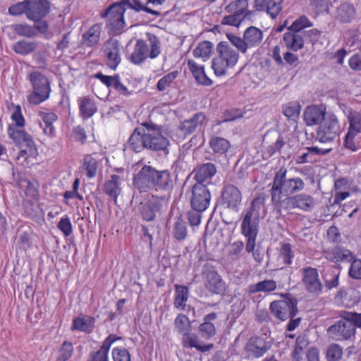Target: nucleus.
Instances as JSON below:
<instances>
[{
	"label": "nucleus",
	"mask_w": 361,
	"mask_h": 361,
	"mask_svg": "<svg viewBox=\"0 0 361 361\" xmlns=\"http://www.w3.org/2000/svg\"><path fill=\"white\" fill-rule=\"evenodd\" d=\"M213 51V44L209 41L200 42L194 49L192 54L194 57L201 59L203 61H207Z\"/></svg>",
	"instance_id": "47"
},
{
	"label": "nucleus",
	"mask_w": 361,
	"mask_h": 361,
	"mask_svg": "<svg viewBox=\"0 0 361 361\" xmlns=\"http://www.w3.org/2000/svg\"><path fill=\"white\" fill-rule=\"evenodd\" d=\"M165 200L164 197L152 195L140 207L142 219L146 221H153L156 217V214L161 210Z\"/></svg>",
	"instance_id": "24"
},
{
	"label": "nucleus",
	"mask_w": 361,
	"mask_h": 361,
	"mask_svg": "<svg viewBox=\"0 0 361 361\" xmlns=\"http://www.w3.org/2000/svg\"><path fill=\"white\" fill-rule=\"evenodd\" d=\"M160 44L158 39L154 38L151 41L150 49L143 39H138L130 55V61L134 64H140L148 57L155 59L160 54Z\"/></svg>",
	"instance_id": "9"
},
{
	"label": "nucleus",
	"mask_w": 361,
	"mask_h": 361,
	"mask_svg": "<svg viewBox=\"0 0 361 361\" xmlns=\"http://www.w3.org/2000/svg\"><path fill=\"white\" fill-rule=\"evenodd\" d=\"M187 66L198 85L205 87H209L213 85V80L207 75L203 65L198 64L193 59H188Z\"/></svg>",
	"instance_id": "27"
},
{
	"label": "nucleus",
	"mask_w": 361,
	"mask_h": 361,
	"mask_svg": "<svg viewBox=\"0 0 361 361\" xmlns=\"http://www.w3.org/2000/svg\"><path fill=\"white\" fill-rule=\"evenodd\" d=\"M50 11L51 2L49 0H31L24 4V13L33 21L45 18Z\"/></svg>",
	"instance_id": "17"
},
{
	"label": "nucleus",
	"mask_w": 361,
	"mask_h": 361,
	"mask_svg": "<svg viewBox=\"0 0 361 361\" xmlns=\"http://www.w3.org/2000/svg\"><path fill=\"white\" fill-rule=\"evenodd\" d=\"M173 305L180 310H184L188 300L189 289L186 286L176 284Z\"/></svg>",
	"instance_id": "42"
},
{
	"label": "nucleus",
	"mask_w": 361,
	"mask_h": 361,
	"mask_svg": "<svg viewBox=\"0 0 361 361\" xmlns=\"http://www.w3.org/2000/svg\"><path fill=\"white\" fill-rule=\"evenodd\" d=\"M275 137L276 139L273 143L269 144L264 150V153L268 154L269 157H271L276 152H279L286 144L283 137L280 133H276Z\"/></svg>",
	"instance_id": "59"
},
{
	"label": "nucleus",
	"mask_w": 361,
	"mask_h": 361,
	"mask_svg": "<svg viewBox=\"0 0 361 361\" xmlns=\"http://www.w3.org/2000/svg\"><path fill=\"white\" fill-rule=\"evenodd\" d=\"M343 356V348L338 343H331L326 348L325 358L326 361H341Z\"/></svg>",
	"instance_id": "53"
},
{
	"label": "nucleus",
	"mask_w": 361,
	"mask_h": 361,
	"mask_svg": "<svg viewBox=\"0 0 361 361\" xmlns=\"http://www.w3.org/2000/svg\"><path fill=\"white\" fill-rule=\"evenodd\" d=\"M95 324V319L88 315H80L73 318L71 326V331H79L86 334L92 332Z\"/></svg>",
	"instance_id": "35"
},
{
	"label": "nucleus",
	"mask_w": 361,
	"mask_h": 361,
	"mask_svg": "<svg viewBox=\"0 0 361 361\" xmlns=\"http://www.w3.org/2000/svg\"><path fill=\"white\" fill-rule=\"evenodd\" d=\"M221 197L222 204L226 208L235 212L238 210V206L242 201V195L235 185L233 184L224 185Z\"/></svg>",
	"instance_id": "22"
},
{
	"label": "nucleus",
	"mask_w": 361,
	"mask_h": 361,
	"mask_svg": "<svg viewBox=\"0 0 361 361\" xmlns=\"http://www.w3.org/2000/svg\"><path fill=\"white\" fill-rule=\"evenodd\" d=\"M325 112L316 106H310L304 112V119L307 126L321 123L326 118Z\"/></svg>",
	"instance_id": "41"
},
{
	"label": "nucleus",
	"mask_w": 361,
	"mask_h": 361,
	"mask_svg": "<svg viewBox=\"0 0 361 361\" xmlns=\"http://www.w3.org/2000/svg\"><path fill=\"white\" fill-rule=\"evenodd\" d=\"M282 300H274L269 305L270 312L276 319L284 322L295 317L298 313V300L290 293L281 294Z\"/></svg>",
	"instance_id": "6"
},
{
	"label": "nucleus",
	"mask_w": 361,
	"mask_h": 361,
	"mask_svg": "<svg viewBox=\"0 0 361 361\" xmlns=\"http://www.w3.org/2000/svg\"><path fill=\"white\" fill-rule=\"evenodd\" d=\"M30 80L32 85L33 92L27 97L28 102L36 105L46 101L51 92L47 78L39 72H33L30 75Z\"/></svg>",
	"instance_id": "7"
},
{
	"label": "nucleus",
	"mask_w": 361,
	"mask_h": 361,
	"mask_svg": "<svg viewBox=\"0 0 361 361\" xmlns=\"http://www.w3.org/2000/svg\"><path fill=\"white\" fill-rule=\"evenodd\" d=\"M349 127V136L352 133L361 134V113L353 111L350 112L348 116Z\"/></svg>",
	"instance_id": "56"
},
{
	"label": "nucleus",
	"mask_w": 361,
	"mask_h": 361,
	"mask_svg": "<svg viewBox=\"0 0 361 361\" xmlns=\"http://www.w3.org/2000/svg\"><path fill=\"white\" fill-rule=\"evenodd\" d=\"M145 134V127L136 128L128 139L129 149L135 152H140L147 149Z\"/></svg>",
	"instance_id": "32"
},
{
	"label": "nucleus",
	"mask_w": 361,
	"mask_h": 361,
	"mask_svg": "<svg viewBox=\"0 0 361 361\" xmlns=\"http://www.w3.org/2000/svg\"><path fill=\"white\" fill-rule=\"evenodd\" d=\"M216 168L214 164L208 162L202 164L195 171V183H199L200 185H207L211 183L212 177L216 174Z\"/></svg>",
	"instance_id": "31"
},
{
	"label": "nucleus",
	"mask_w": 361,
	"mask_h": 361,
	"mask_svg": "<svg viewBox=\"0 0 361 361\" xmlns=\"http://www.w3.org/2000/svg\"><path fill=\"white\" fill-rule=\"evenodd\" d=\"M359 134L352 133L349 136V131L345 135L343 145L346 149L352 152H356L361 148V137L358 136Z\"/></svg>",
	"instance_id": "61"
},
{
	"label": "nucleus",
	"mask_w": 361,
	"mask_h": 361,
	"mask_svg": "<svg viewBox=\"0 0 361 361\" xmlns=\"http://www.w3.org/2000/svg\"><path fill=\"white\" fill-rule=\"evenodd\" d=\"M79 114L82 120H87L97 111L94 100L90 96H84L78 99Z\"/></svg>",
	"instance_id": "34"
},
{
	"label": "nucleus",
	"mask_w": 361,
	"mask_h": 361,
	"mask_svg": "<svg viewBox=\"0 0 361 361\" xmlns=\"http://www.w3.org/2000/svg\"><path fill=\"white\" fill-rule=\"evenodd\" d=\"M102 30V25L96 23L92 25L82 35L83 44L89 47H92L97 44L100 40V35Z\"/></svg>",
	"instance_id": "40"
},
{
	"label": "nucleus",
	"mask_w": 361,
	"mask_h": 361,
	"mask_svg": "<svg viewBox=\"0 0 361 361\" xmlns=\"http://www.w3.org/2000/svg\"><path fill=\"white\" fill-rule=\"evenodd\" d=\"M284 0H254L257 11H266L272 18H276L282 11Z\"/></svg>",
	"instance_id": "28"
},
{
	"label": "nucleus",
	"mask_w": 361,
	"mask_h": 361,
	"mask_svg": "<svg viewBox=\"0 0 361 361\" xmlns=\"http://www.w3.org/2000/svg\"><path fill=\"white\" fill-rule=\"evenodd\" d=\"M127 8L121 1L116 2L102 12L101 17L107 18V25L109 29L116 33L125 27L124 13Z\"/></svg>",
	"instance_id": "8"
},
{
	"label": "nucleus",
	"mask_w": 361,
	"mask_h": 361,
	"mask_svg": "<svg viewBox=\"0 0 361 361\" xmlns=\"http://www.w3.org/2000/svg\"><path fill=\"white\" fill-rule=\"evenodd\" d=\"M74 350L71 342L65 341L58 350L56 361H68L73 355Z\"/></svg>",
	"instance_id": "57"
},
{
	"label": "nucleus",
	"mask_w": 361,
	"mask_h": 361,
	"mask_svg": "<svg viewBox=\"0 0 361 361\" xmlns=\"http://www.w3.org/2000/svg\"><path fill=\"white\" fill-rule=\"evenodd\" d=\"M92 78L99 80L100 82L107 88H113L122 96L129 97L133 93V90H129L128 88L121 82L118 74L106 75L99 71L93 75Z\"/></svg>",
	"instance_id": "21"
},
{
	"label": "nucleus",
	"mask_w": 361,
	"mask_h": 361,
	"mask_svg": "<svg viewBox=\"0 0 361 361\" xmlns=\"http://www.w3.org/2000/svg\"><path fill=\"white\" fill-rule=\"evenodd\" d=\"M301 281L305 290L315 296L323 293L322 284L317 268L310 266L304 267L300 269Z\"/></svg>",
	"instance_id": "12"
},
{
	"label": "nucleus",
	"mask_w": 361,
	"mask_h": 361,
	"mask_svg": "<svg viewBox=\"0 0 361 361\" xmlns=\"http://www.w3.org/2000/svg\"><path fill=\"white\" fill-rule=\"evenodd\" d=\"M38 155V149L32 138L24 132V161L28 166L37 162Z\"/></svg>",
	"instance_id": "36"
},
{
	"label": "nucleus",
	"mask_w": 361,
	"mask_h": 361,
	"mask_svg": "<svg viewBox=\"0 0 361 361\" xmlns=\"http://www.w3.org/2000/svg\"><path fill=\"white\" fill-rule=\"evenodd\" d=\"M173 187V180L171 173L167 170L158 171L156 169L154 188L156 191L169 192Z\"/></svg>",
	"instance_id": "29"
},
{
	"label": "nucleus",
	"mask_w": 361,
	"mask_h": 361,
	"mask_svg": "<svg viewBox=\"0 0 361 361\" xmlns=\"http://www.w3.org/2000/svg\"><path fill=\"white\" fill-rule=\"evenodd\" d=\"M211 197L207 185L195 183L190 188V204L192 209L205 211L210 204Z\"/></svg>",
	"instance_id": "14"
},
{
	"label": "nucleus",
	"mask_w": 361,
	"mask_h": 361,
	"mask_svg": "<svg viewBox=\"0 0 361 361\" xmlns=\"http://www.w3.org/2000/svg\"><path fill=\"white\" fill-rule=\"evenodd\" d=\"M120 339L121 337L116 334H109L103 341L99 350L90 353L87 361H109V353L111 346Z\"/></svg>",
	"instance_id": "25"
},
{
	"label": "nucleus",
	"mask_w": 361,
	"mask_h": 361,
	"mask_svg": "<svg viewBox=\"0 0 361 361\" xmlns=\"http://www.w3.org/2000/svg\"><path fill=\"white\" fill-rule=\"evenodd\" d=\"M182 345L184 348H194L201 353L209 351L214 347L213 343L200 344L197 334L191 333L190 331L183 334Z\"/></svg>",
	"instance_id": "33"
},
{
	"label": "nucleus",
	"mask_w": 361,
	"mask_h": 361,
	"mask_svg": "<svg viewBox=\"0 0 361 361\" xmlns=\"http://www.w3.org/2000/svg\"><path fill=\"white\" fill-rule=\"evenodd\" d=\"M271 348L267 338L262 336H254L249 338L245 345L246 353L256 358L262 357Z\"/></svg>",
	"instance_id": "23"
},
{
	"label": "nucleus",
	"mask_w": 361,
	"mask_h": 361,
	"mask_svg": "<svg viewBox=\"0 0 361 361\" xmlns=\"http://www.w3.org/2000/svg\"><path fill=\"white\" fill-rule=\"evenodd\" d=\"M341 127L334 114H327L317 131V140L322 143L333 141L340 133Z\"/></svg>",
	"instance_id": "10"
},
{
	"label": "nucleus",
	"mask_w": 361,
	"mask_h": 361,
	"mask_svg": "<svg viewBox=\"0 0 361 361\" xmlns=\"http://www.w3.org/2000/svg\"><path fill=\"white\" fill-rule=\"evenodd\" d=\"M356 10L354 6L349 3H342L336 8L335 19L341 23H349L355 17Z\"/></svg>",
	"instance_id": "38"
},
{
	"label": "nucleus",
	"mask_w": 361,
	"mask_h": 361,
	"mask_svg": "<svg viewBox=\"0 0 361 361\" xmlns=\"http://www.w3.org/2000/svg\"><path fill=\"white\" fill-rule=\"evenodd\" d=\"M121 4H123L126 8L134 9L136 11H144L147 13L153 15H159L160 13L154 10L151 9L149 7L145 6L142 4L140 0H121Z\"/></svg>",
	"instance_id": "58"
},
{
	"label": "nucleus",
	"mask_w": 361,
	"mask_h": 361,
	"mask_svg": "<svg viewBox=\"0 0 361 361\" xmlns=\"http://www.w3.org/2000/svg\"><path fill=\"white\" fill-rule=\"evenodd\" d=\"M287 169L281 167L275 173L270 195L273 207L281 211L283 205V199L292 197L295 193L302 191L305 186V182L300 177L287 178Z\"/></svg>",
	"instance_id": "1"
},
{
	"label": "nucleus",
	"mask_w": 361,
	"mask_h": 361,
	"mask_svg": "<svg viewBox=\"0 0 361 361\" xmlns=\"http://www.w3.org/2000/svg\"><path fill=\"white\" fill-rule=\"evenodd\" d=\"M174 327L182 335L187 331H190L191 325L189 318L184 314H178L174 320Z\"/></svg>",
	"instance_id": "60"
},
{
	"label": "nucleus",
	"mask_w": 361,
	"mask_h": 361,
	"mask_svg": "<svg viewBox=\"0 0 361 361\" xmlns=\"http://www.w3.org/2000/svg\"><path fill=\"white\" fill-rule=\"evenodd\" d=\"M114 361H131L129 351L123 347H116L111 351Z\"/></svg>",
	"instance_id": "64"
},
{
	"label": "nucleus",
	"mask_w": 361,
	"mask_h": 361,
	"mask_svg": "<svg viewBox=\"0 0 361 361\" xmlns=\"http://www.w3.org/2000/svg\"><path fill=\"white\" fill-rule=\"evenodd\" d=\"M187 236V223L181 217H179L176 221L173 227V237L178 241H183L186 239Z\"/></svg>",
	"instance_id": "52"
},
{
	"label": "nucleus",
	"mask_w": 361,
	"mask_h": 361,
	"mask_svg": "<svg viewBox=\"0 0 361 361\" xmlns=\"http://www.w3.org/2000/svg\"><path fill=\"white\" fill-rule=\"evenodd\" d=\"M340 317V320L327 329V335L336 341H347L361 327V314L343 311Z\"/></svg>",
	"instance_id": "3"
},
{
	"label": "nucleus",
	"mask_w": 361,
	"mask_h": 361,
	"mask_svg": "<svg viewBox=\"0 0 361 361\" xmlns=\"http://www.w3.org/2000/svg\"><path fill=\"white\" fill-rule=\"evenodd\" d=\"M249 48L259 46L263 38V33L259 28L250 26L247 28L243 34Z\"/></svg>",
	"instance_id": "45"
},
{
	"label": "nucleus",
	"mask_w": 361,
	"mask_h": 361,
	"mask_svg": "<svg viewBox=\"0 0 361 361\" xmlns=\"http://www.w3.org/2000/svg\"><path fill=\"white\" fill-rule=\"evenodd\" d=\"M209 147L214 153L223 154L227 152L231 145L226 138L214 136L209 140Z\"/></svg>",
	"instance_id": "51"
},
{
	"label": "nucleus",
	"mask_w": 361,
	"mask_h": 361,
	"mask_svg": "<svg viewBox=\"0 0 361 361\" xmlns=\"http://www.w3.org/2000/svg\"><path fill=\"white\" fill-rule=\"evenodd\" d=\"M313 25L312 22L305 15L300 16L296 20H295L288 30L299 32L300 31L310 27Z\"/></svg>",
	"instance_id": "62"
},
{
	"label": "nucleus",
	"mask_w": 361,
	"mask_h": 361,
	"mask_svg": "<svg viewBox=\"0 0 361 361\" xmlns=\"http://www.w3.org/2000/svg\"><path fill=\"white\" fill-rule=\"evenodd\" d=\"M225 16L221 23L224 25L239 27L246 20H250L252 11L249 9L248 0H234L225 6Z\"/></svg>",
	"instance_id": "5"
},
{
	"label": "nucleus",
	"mask_w": 361,
	"mask_h": 361,
	"mask_svg": "<svg viewBox=\"0 0 361 361\" xmlns=\"http://www.w3.org/2000/svg\"><path fill=\"white\" fill-rule=\"evenodd\" d=\"M283 41L287 49L298 51L304 47L303 37L295 32H287L283 34Z\"/></svg>",
	"instance_id": "37"
},
{
	"label": "nucleus",
	"mask_w": 361,
	"mask_h": 361,
	"mask_svg": "<svg viewBox=\"0 0 361 361\" xmlns=\"http://www.w3.org/2000/svg\"><path fill=\"white\" fill-rule=\"evenodd\" d=\"M96 153L92 154H86L84 157L83 168L86 171V176L88 178L95 177L97 173L99 161L95 157Z\"/></svg>",
	"instance_id": "49"
},
{
	"label": "nucleus",
	"mask_w": 361,
	"mask_h": 361,
	"mask_svg": "<svg viewBox=\"0 0 361 361\" xmlns=\"http://www.w3.org/2000/svg\"><path fill=\"white\" fill-rule=\"evenodd\" d=\"M103 53L106 59V66L116 71L121 61V44L116 39L110 38L105 42Z\"/></svg>",
	"instance_id": "20"
},
{
	"label": "nucleus",
	"mask_w": 361,
	"mask_h": 361,
	"mask_svg": "<svg viewBox=\"0 0 361 361\" xmlns=\"http://www.w3.org/2000/svg\"><path fill=\"white\" fill-rule=\"evenodd\" d=\"M324 256L326 259L334 263L350 262L353 259V252L341 246H336L324 250Z\"/></svg>",
	"instance_id": "26"
},
{
	"label": "nucleus",
	"mask_w": 361,
	"mask_h": 361,
	"mask_svg": "<svg viewBox=\"0 0 361 361\" xmlns=\"http://www.w3.org/2000/svg\"><path fill=\"white\" fill-rule=\"evenodd\" d=\"M39 116L45 124V128L43 129L44 135L50 137L56 136V129L54 126V123L58 120V116L54 112L39 111Z\"/></svg>",
	"instance_id": "44"
},
{
	"label": "nucleus",
	"mask_w": 361,
	"mask_h": 361,
	"mask_svg": "<svg viewBox=\"0 0 361 361\" xmlns=\"http://www.w3.org/2000/svg\"><path fill=\"white\" fill-rule=\"evenodd\" d=\"M156 169L149 165H144L134 175L133 185L140 192L154 190Z\"/></svg>",
	"instance_id": "15"
},
{
	"label": "nucleus",
	"mask_w": 361,
	"mask_h": 361,
	"mask_svg": "<svg viewBox=\"0 0 361 361\" xmlns=\"http://www.w3.org/2000/svg\"><path fill=\"white\" fill-rule=\"evenodd\" d=\"M239 59L238 52L227 42H220L216 47V56L213 58L212 68L216 76L226 74L233 68Z\"/></svg>",
	"instance_id": "4"
},
{
	"label": "nucleus",
	"mask_w": 361,
	"mask_h": 361,
	"mask_svg": "<svg viewBox=\"0 0 361 361\" xmlns=\"http://www.w3.org/2000/svg\"><path fill=\"white\" fill-rule=\"evenodd\" d=\"M316 205V200L311 195L302 192L296 194L292 197H285L283 199V205L281 210L286 211L298 209L304 212H311Z\"/></svg>",
	"instance_id": "13"
},
{
	"label": "nucleus",
	"mask_w": 361,
	"mask_h": 361,
	"mask_svg": "<svg viewBox=\"0 0 361 361\" xmlns=\"http://www.w3.org/2000/svg\"><path fill=\"white\" fill-rule=\"evenodd\" d=\"M276 288V281L273 279H267L250 285L248 287V293L250 294H255L258 292L270 293L275 290Z\"/></svg>",
	"instance_id": "48"
},
{
	"label": "nucleus",
	"mask_w": 361,
	"mask_h": 361,
	"mask_svg": "<svg viewBox=\"0 0 361 361\" xmlns=\"http://www.w3.org/2000/svg\"><path fill=\"white\" fill-rule=\"evenodd\" d=\"M301 106L299 102L293 101L288 102L282 106L283 115L288 119L295 120L300 114Z\"/></svg>",
	"instance_id": "55"
},
{
	"label": "nucleus",
	"mask_w": 361,
	"mask_h": 361,
	"mask_svg": "<svg viewBox=\"0 0 361 361\" xmlns=\"http://www.w3.org/2000/svg\"><path fill=\"white\" fill-rule=\"evenodd\" d=\"M11 123L8 126V135L10 139L19 147L23 143V115L21 106L18 104L11 116Z\"/></svg>",
	"instance_id": "18"
},
{
	"label": "nucleus",
	"mask_w": 361,
	"mask_h": 361,
	"mask_svg": "<svg viewBox=\"0 0 361 361\" xmlns=\"http://www.w3.org/2000/svg\"><path fill=\"white\" fill-rule=\"evenodd\" d=\"M204 285L207 291L213 295H222L226 290V282L214 269H208L203 273Z\"/></svg>",
	"instance_id": "19"
},
{
	"label": "nucleus",
	"mask_w": 361,
	"mask_h": 361,
	"mask_svg": "<svg viewBox=\"0 0 361 361\" xmlns=\"http://www.w3.org/2000/svg\"><path fill=\"white\" fill-rule=\"evenodd\" d=\"M331 4L327 0H310V8L315 16L329 13Z\"/></svg>",
	"instance_id": "54"
},
{
	"label": "nucleus",
	"mask_w": 361,
	"mask_h": 361,
	"mask_svg": "<svg viewBox=\"0 0 361 361\" xmlns=\"http://www.w3.org/2000/svg\"><path fill=\"white\" fill-rule=\"evenodd\" d=\"M216 319L217 314L216 312H211L204 316L202 323L198 326V331L203 338L209 340L215 336L216 329L212 321Z\"/></svg>",
	"instance_id": "30"
},
{
	"label": "nucleus",
	"mask_w": 361,
	"mask_h": 361,
	"mask_svg": "<svg viewBox=\"0 0 361 361\" xmlns=\"http://www.w3.org/2000/svg\"><path fill=\"white\" fill-rule=\"evenodd\" d=\"M24 195L26 200L31 204L37 203L39 200V183L35 179L26 180V185L24 190Z\"/></svg>",
	"instance_id": "46"
},
{
	"label": "nucleus",
	"mask_w": 361,
	"mask_h": 361,
	"mask_svg": "<svg viewBox=\"0 0 361 361\" xmlns=\"http://www.w3.org/2000/svg\"><path fill=\"white\" fill-rule=\"evenodd\" d=\"M145 127L147 149L152 151H165L169 145V140L161 133V128L149 123H142Z\"/></svg>",
	"instance_id": "11"
},
{
	"label": "nucleus",
	"mask_w": 361,
	"mask_h": 361,
	"mask_svg": "<svg viewBox=\"0 0 361 361\" xmlns=\"http://www.w3.org/2000/svg\"><path fill=\"white\" fill-rule=\"evenodd\" d=\"M293 258L294 252L292 245L289 243H281L279 250V259L284 266L287 267L293 263Z\"/></svg>",
	"instance_id": "50"
},
{
	"label": "nucleus",
	"mask_w": 361,
	"mask_h": 361,
	"mask_svg": "<svg viewBox=\"0 0 361 361\" xmlns=\"http://www.w3.org/2000/svg\"><path fill=\"white\" fill-rule=\"evenodd\" d=\"M117 173H113L107 178L103 185V192L111 197L115 204L117 203L118 197L122 192V184L124 180L123 168H116L114 169Z\"/></svg>",
	"instance_id": "16"
},
{
	"label": "nucleus",
	"mask_w": 361,
	"mask_h": 361,
	"mask_svg": "<svg viewBox=\"0 0 361 361\" xmlns=\"http://www.w3.org/2000/svg\"><path fill=\"white\" fill-rule=\"evenodd\" d=\"M206 116L202 112L195 114L190 119L183 123L182 129L186 134H190L197 129H200L206 122Z\"/></svg>",
	"instance_id": "43"
},
{
	"label": "nucleus",
	"mask_w": 361,
	"mask_h": 361,
	"mask_svg": "<svg viewBox=\"0 0 361 361\" xmlns=\"http://www.w3.org/2000/svg\"><path fill=\"white\" fill-rule=\"evenodd\" d=\"M267 195L262 192L258 194L246 209L240 225L241 233L247 238L245 249L247 252L253 251L256 245V239L259 231V211L264 209Z\"/></svg>",
	"instance_id": "2"
},
{
	"label": "nucleus",
	"mask_w": 361,
	"mask_h": 361,
	"mask_svg": "<svg viewBox=\"0 0 361 361\" xmlns=\"http://www.w3.org/2000/svg\"><path fill=\"white\" fill-rule=\"evenodd\" d=\"M178 75L177 71L170 72L161 78L157 84V88L159 92H163L171 87L173 82Z\"/></svg>",
	"instance_id": "63"
},
{
	"label": "nucleus",
	"mask_w": 361,
	"mask_h": 361,
	"mask_svg": "<svg viewBox=\"0 0 361 361\" xmlns=\"http://www.w3.org/2000/svg\"><path fill=\"white\" fill-rule=\"evenodd\" d=\"M325 287L327 290L337 288L339 285L340 271L338 267L330 266L326 268L322 274Z\"/></svg>",
	"instance_id": "39"
}]
</instances>
